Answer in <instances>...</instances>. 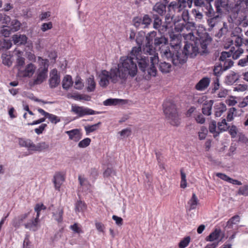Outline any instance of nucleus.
<instances>
[{
	"label": "nucleus",
	"instance_id": "412c9836",
	"mask_svg": "<svg viewBox=\"0 0 248 248\" xmlns=\"http://www.w3.org/2000/svg\"><path fill=\"white\" fill-rule=\"evenodd\" d=\"M240 77L241 75L239 73L232 71L226 77L225 82L227 85H232L237 82Z\"/></svg>",
	"mask_w": 248,
	"mask_h": 248
},
{
	"label": "nucleus",
	"instance_id": "09e8293b",
	"mask_svg": "<svg viewBox=\"0 0 248 248\" xmlns=\"http://www.w3.org/2000/svg\"><path fill=\"white\" fill-rule=\"evenodd\" d=\"M201 9H193L191 11V15L195 18L196 20H200L202 18V14L200 11Z\"/></svg>",
	"mask_w": 248,
	"mask_h": 248
},
{
	"label": "nucleus",
	"instance_id": "f257e3e1",
	"mask_svg": "<svg viewBox=\"0 0 248 248\" xmlns=\"http://www.w3.org/2000/svg\"><path fill=\"white\" fill-rule=\"evenodd\" d=\"M211 41L212 38L209 34L205 33L200 37L199 40L186 42L182 52L186 56L187 59L188 57L191 58H194L199 53V46H200L202 49V54L206 53L208 52L207 47Z\"/></svg>",
	"mask_w": 248,
	"mask_h": 248
},
{
	"label": "nucleus",
	"instance_id": "39448f33",
	"mask_svg": "<svg viewBox=\"0 0 248 248\" xmlns=\"http://www.w3.org/2000/svg\"><path fill=\"white\" fill-rule=\"evenodd\" d=\"M163 107L164 114L170 120L171 124L178 125L180 122L175 105L172 101H166L163 103Z\"/></svg>",
	"mask_w": 248,
	"mask_h": 248
},
{
	"label": "nucleus",
	"instance_id": "052dcab7",
	"mask_svg": "<svg viewBox=\"0 0 248 248\" xmlns=\"http://www.w3.org/2000/svg\"><path fill=\"white\" fill-rule=\"evenodd\" d=\"M133 25L137 28H139L141 25H142L141 17L136 16L132 20Z\"/></svg>",
	"mask_w": 248,
	"mask_h": 248
},
{
	"label": "nucleus",
	"instance_id": "ea45409f",
	"mask_svg": "<svg viewBox=\"0 0 248 248\" xmlns=\"http://www.w3.org/2000/svg\"><path fill=\"white\" fill-rule=\"evenodd\" d=\"M235 51H236L235 47L234 46H231L229 51L222 52L219 59V61H223V60L226 59V58H230Z\"/></svg>",
	"mask_w": 248,
	"mask_h": 248
},
{
	"label": "nucleus",
	"instance_id": "6e6552de",
	"mask_svg": "<svg viewBox=\"0 0 248 248\" xmlns=\"http://www.w3.org/2000/svg\"><path fill=\"white\" fill-rule=\"evenodd\" d=\"M194 6L196 9H201L204 11L207 16H212L215 13L214 9L211 5V2L205 0H194Z\"/></svg>",
	"mask_w": 248,
	"mask_h": 248
},
{
	"label": "nucleus",
	"instance_id": "de8ad7c7",
	"mask_svg": "<svg viewBox=\"0 0 248 248\" xmlns=\"http://www.w3.org/2000/svg\"><path fill=\"white\" fill-rule=\"evenodd\" d=\"M39 60H41L40 63L41 66L39 67V69L45 70V71H48L49 61L47 59H43L41 57H39Z\"/></svg>",
	"mask_w": 248,
	"mask_h": 248
},
{
	"label": "nucleus",
	"instance_id": "2eb2a0df",
	"mask_svg": "<svg viewBox=\"0 0 248 248\" xmlns=\"http://www.w3.org/2000/svg\"><path fill=\"white\" fill-rule=\"evenodd\" d=\"M36 68L34 64L30 63L25 66L24 70H20L19 72L22 75L23 77L30 78L34 73Z\"/></svg>",
	"mask_w": 248,
	"mask_h": 248
},
{
	"label": "nucleus",
	"instance_id": "72a5a7b5",
	"mask_svg": "<svg viewBox=\"0 0 248 248\" xmlns=\"http://www.w3.org/2000/svg\"><path fill=\"white\" fill-rule=\"evenodd\" d=\"M152 18L154 19L153 28L157 30L159 32H160V28L161 27V24L162 23V19L158 15L154 14H153Z\"/></svg>",
	"mask_w": 248,
	"mask_h": 248
},
{
	"label": "nucleus",
	"instance_id": "f3484780",
	"mask_svg": "<svg viewBox=\"0 0 248 248\" xmlns=\"http://www.w3.org/2000/svg\"><path fill=\"white\" fill-rule=\"evenodd\" d=\"M156 63L158 64L159 71L163 74L169 73L172 70V65L170 62L158 60Z\"/></svg>",
	"mask_w": 248,
	"mask_h": 248
},
{
	"label": "nucleus",
	"instance_id": "4c0bfd02",
	"mask_svg": "<svg viewBox=\"0 0 248 248\" xmlns=\"http://www.w3.org/2000/svg\"><path fill=\"white\" fill-rule=\"evenodd\" d=\"M87 208V205L84 202L78 201L75 203V211L76 212H83Z\"/></svg>",
	"mask_w": 248,
	"mask_h": 248
},
{
	"label": "nucleus",
	"instance_id": "bf43d9fd",
	"mask_svg": "<svg viewBox=\"0 0 248 248\" xmlns=\"http://www.w3.org/2000/svg\"><path fill=\"white\" fill-rule=\"evenodd\" d=\"M217 239V228H215L214 231L206 238L207 241H213Z\"/></svg>",
	"mask_w": 248,
	"mask_h": 248
},
{
	"label": "nucleus",
	"instance_id": "c03bdc74",
	"mask_svg": "<svg viewBox=\"0 0 248 248\" xmlns=\"http://www.w3.org/2000/svg\"><path fill=\"white\" fill-rule=\"evenodd\" d=\"M12 30L11 27L8 26H3L2 29L0 30V33L5 37H8L11 33Z\"/></svg>",
	"mask_w": 248,
	"mask_h": 248
},
{
	"label": "nucleus",
	"instance_id": "f03ea898",
	"mask_svg": "<svg viewBox=\"0 0 248 248\" xmlns=\"http://www.w3.org/2000/svg\"><path fill=\"white\" fill-rule=\"evenodd\" d=\"M138 63L140 70L146 75L145 78L150 79L151 77H155L157 69L155 66L156 62H158V57L155 54L153 57H148L143 56L136 60Z\"/></svg>",
	"mask_w": 248,
	"mask_h": 248
},
{
	"label": "nucleus",
	"instance_id": "ddd939ff",
	"mask_svg": "<svg viewBox=\"0 0 248 248\" xmlns=\"http://www.w3.org/2000/svg\"><path fill=\"white\" fill-rule=\"evenodd\" d=\"M168 44V39L167 37H165V36L162 33L157 34L155 41H154L155 50L156 47L161 48V47H163Z\"/></svg>",
	"mask_w": 248,
	"mask_h": 248
},
{
	"label": "nucleus",
	"instance_id": "aec40b11",
	"mask_svg": "<svg viewBox=\"0 0 248 248\" xmlns=\"http://www.w3.org/2000/svg\"><path fill=\"white\" fill-rule=\"evenodd\" d=\"M39 223V219L33 218L29 220L26 223H25L24 226L26 229L33 232H35L38 229Z\"/></svg>",
	"mask_w": 248,
	"mask_h": 248
},
{
	"label": "nucleus",
	"instance_id": "13d9d810",
	"mask_svg": "<svg viewBox=\"0 0 248 248\" xmlns=\"http://www.w3.org/2000/svg\"><path fill=\"white\" fill-rule=\"evenodd\" d=\"M236 110V109L235 108H231L228 112L227 116V121L228 122H231L233 119V115L234 113Z\"/></svg>",
	"mask_w": 248,
	"mask_h": 248
},
{
	"label": "nucleus",
	"instance_id": "dca6fc26",
	"mask_svg": "<svg viewBox=\"0 0 248 248\" xmlns=\"http://www.w3.org/2000/svg\"><path fill=\"white\" fill-rule=\"evenodd\" d=\"M110 73L107 70H104L101 71L100 75V85L102 87H106L109 84V80H110Z\"/></svg>",
	"mask_w": 248,
	"mask_h": 248
},
{
	"label": "nucleus",
	"instance_id": "7ed1b4c3",
	"mask_svg": "<svg viewBox=\"0 0 248 248\" xmlns=\"http://www.w3.org/2000/svg\"><path fill=\"white\" fill-rule=\"evenodd\" d=\"M160 53L163 58L172 62L175 66H180L185 63L187 58L179 50H170L168 46L160 49Z\"/></svg>",
	"mask_w": 248,
	"mask_h": 248
},
{
	"label": "nucleus",
	"instance_id": "c9c22d12",
	"mask_svg": "<svg viewBox=\"0 0 248 248\" xmlns=\"http://www.w3.org/2000/svg\"><path fill=\"white\" fill-rule=\"evenodd\" d=\"M54 219L58 223L62 222L63 220V211L62 208H59L57 210L52 213Z\"/></svg>",
	"mask_w": 248,
	"mask_h": 248
},
{
	"label": "nucleus",
	"instance_id": "e433bc0d",
	"mask_svg": "<svg viewBox=\"0 0 248 248\" xmlns=\"http://www.w3.org/2000/svg\"><path fill=\"white\" fill-rule=\"evenodd\" d=\"M145 32L143 31H139L136 35L135 39L137 46L143 47V41L145 40Z\"/></svg>",
	"mask_w": 248,
	"mask_h": 248
},
{
	"label": "nucleus",
	"instance_id": "a19ab883",
	"mask_svg": "<svg viewBox=\"0 0 248 248\" xmlns=\"http://www.w3.org/2000/svg\"><path fill=\"white\" fill-rule=\"evenodd\" d=\"M101 124V123L99 122L96 124L85 126L84 128L86 133V135H88L89 133L96 131L97 129H98L99 126Z\"/></svg>",
	"mask_w": 248,
	"mask_h": 248
},
{
	"label": "nucleus",
	"instance_id": "603ef678",
	"mask_svg": "<svg viewBox=\"0 0 248 248\" xmlns=\"http://www.w3.org/2000/svg\"><path fill=\"white\" fill-rule=\"evenodd\" d=\"M83 87L84 84L81 81L80 78L78 76H77L76 78L74 88L77 90H81Z\"/></svg>",
	"mask_w": 248,
	"mask_h": 248
},
{
	"label": "nucleus",
	"instance_id": "393cba45",
	"mask_svg": "<svg viewBox=\"0 0 248 248\" xmlns=\"http://www.w3.org/2000/svg\"><path fill=\"white\" fill-rule=\"evenodd\" d=\"M14 43L17 46L25 45L28 39L24 34H15L12 37Z\"/></svg>",
	"mask_w": 248,
	"mask_h": 248
},
{
	"label": "nucleus",
	"instance_id": "423d86ee",
	"mask_svg": "<svg viewBox=\"0 0 248 248\" xmlns=\"http://www.w3.org/2000/svg\"><path fill=\"white\" fill-rule=\"evenodd\" d=\"M108 72L110 75V81L112 83L120 84L126 83L127 78L125 77V74L124 72L119 63L117 66L111 67Z\"/></svg>",
	"mask_w": 248,
	"mask_h": 248
},
{
	"label": "nucleus",
	"instance_id": "c756f323",
	"mask_svg": "<svg viewBox=\"0 0 248 248\" xmlns=\"http://www.w3.org/2000/svg\"><path fill=\"white\" fill-rule=\"evenodd\" d=\"M141 48L142 47L138 46L133 47L130 52V56L129 57H133L134 60H136L143 56V55H141Z\"/></svg>",
	"mask_w": 248,
	"mask_h": 248
},
{
	"label": "nucleus",
	"instance_id": "9d476101",
	"mask_svg": "<svg viewBox=\"0 0 248 248\" xmlns=\"http://www.w3.org/2000/svg\"><path fill=\"white\" fill-rule=\"evenodd\" d=\"M184 23L178 24L177 26L181 25L180 30L182 31L184 28L186 29H191V28H195V23L194 22L191 21L190 16L187 11H184L182 15Z\"/></svg>",
	"mask_w": 248,
	"mask_h": 248
},
{
	"label": "nucleus",
	"instance_id": "338daca9",
	"mask_svg": "<svg viewBox=\"0 0 248 248\" xmlns=\"http://www.w3.org/2000/svg\"><path fill=\"white\" fill-rule=\"evenodd\" d=\"M52 28V23L51 22L44 23L42 25L41 30L43 31H46Z\"/></svg>",
	"mask_w": 248,
	"mask_h": 248
},
{
	"label": "nucleus",
	"instance_id": "cd10ccee",
	"mask_svg": "<svg viewBox=\"0 0 248 248\" xmlns=\"http://www.w3.org/2000/svg\"><path fill=\"white\" fill-rule=\"evenodd\" d=\"M73 84V81L71 76L67 75L64 76L62 81V87L64 89L66 90H68L72 86Z\"/></svg>",
	"mask_w": 248,
	"mask_h": 248
},
{
	"label": "nucleus",
	"instance_id": "c85d7f7f",
	"mask_svg": "<svg viewBox=\"0 0 248 248\" xmlns=\"http://www.w3.org/2000/svg\"><path fill=\"white\" fill-rule=\"evenodd\" d=\"M213 104V101L211 100L209 101H206L203 103V107L202 108V112L203 114L206 115H210L211 114Z\"/></svg>",
	"mask_w": 248,
	"mask_h": 248
},
{
	"label": "nucleus",
	"instance_id": "4468645a",
	"mask_svg": "<svg viewBox=\"0 0 248 248\" xmlns=\"http://www.w3.org/2000/svg\"><path fill=\"white\" fill-rule=\"evenodd\" d=\"M220 63L218 64V67H220V69L218 71V77L221 75L222 73L231 68L233 64V62L229 59L226 58L223 61H220Z\"/></svg>",
	"mask_w": 248,
	"mask_h": 248
},
{
	"label": "nucleus",
	"instance_id": "680f3d73",
	"mask_svg": "<svg viewBox=\"0 0 248 248\" xmlns=\"http://www.w3.org/2000/svg\"><path fill=\"white\" fill-rule=\"evenodd\" d=\"M216 122L213 121L209 125V130L211 133H214V136L216 137L217 136V133L216 131Z\"/></svg>",
	"mask_w": 248,
	"mask_h": 248
},
{
	"label": "nucleus",
	"instance_id": "b1692460",
	"mask_svg": "<svg viewBox=\"0 0 248 248\" xmlns=\"http://www.w3.org/2000/svg\"><path fill=\"white\" fill-rule=\"evenodd\" d=\"M29 214V212L22 214L17 217H15L12 221V225L16 228H19L23 220L27 218Z\"/></svg>",
	"mask_w": 248,
	"mask_h": 248
},
{
	"label": "nucleus",
	"instance_id": "bb28decb",
	"mask_svg": "<svg viewBox=\"0 0 248 248\" xmlns=\"http://www.w3.org/2000/svg\"><path fill=\"white\" fill-rule=\"evenodd\" d=\"M33 147H32V151H37V152H42L45 150H47L49 148L48 143L46 142H41L37 144H35L33 143Z\"/></svg>",
	"mask_w": 248,
	"mask_h": 248
},
{
	"label": "nucleus",
	"instance_id": "1a4fd4ad",
	"mask_svg": "<svg viewBox=\"0 0 248 248\" xmlns=\"http://www.w3.org/2000/svg\"><path fill=\"white\" fill-rule=\"evenodd\" d=\"M71 112L77 114L78 117H82L85 115H94L100 113L99 111H94L90 108L72 105Z\"/></svg>",
	"mask_w": 248,
	"mask_h": 248
},
{
	"label": "nucleus",
	"instance_id": "7c9ffc66",
	"mask_svg": "<svg viewBox=\"0 0 248 248\" xmlns=\"http://www.w3.org/2000/svg\"><path fill=\"white\" fill-rule=\"evenodd\" d=\"M125 100L117 98H108L103 102V105L105 106H116L118 104L124 102Z\"/></svg>",
	"mask_w": 248,
	"mask_h": 248
},
{
	"label": "nucleus",
	"instance_id": "473e14b6",
	"mask_svg": "<svg viewBox=\"0 0 248 248\" xmlns=\"http://www.w3.org/2000/svg\"><path fill=\"white\" fill-rule=\"evenodd\" d=\"M170 40V46L171 48H170V50H179L180 48V41L178 39V37L173 34V36L171 37Z\"/></svg>",
	"mask_w": 248,
	"mask_h": 248
},
{
	"label": "nucleus",
	"instance_id": "e2e57ef3",
	"mask_svg": "<svg viewBox=\"0 0 248 248\" xmlns=\"http://www.w3.org/2000/svg\"><path fill=\"white\" fill-rule=\"evenodd\" d=\"M218 97H225L228 94V90L223 88H219V84L218 82Z\"/></svg>",
	"mask_w": 248,
	"mask_h": 248
},
{
	"label": "nucleus",
	"instance_id": "a211bd4d",
	"mask_svg": "<svg viewBox=\"0 0 248 248\" xmlns=\"http://www.w3.org/2000/svg\"><path fill=\"white\" fill-rule=\"evenodd\" d=\"M166 3H163L161 2H158L155 3L152 8L154 12L157 14L158 16H163L166 12Z\"/></svg>",
	"mask_w": 248,
	"mask_h": 248
},
{
	"label": "nucleus",
	"instance_id": "774afa93",
	"mask_svg": "<svg viewBox=\"0 0 248 248\" xmlns=\"http://www.w3.org/2000/svg\"><path fill=\"white\" fill-rule=\"evenodd\" d=\"M240 220V217L236 215L233 217H232L231 218H230L228 221L230 223H232L233 225L236 224L237 223L239 222Z\"/></svg>",
	"mask_w": 248,
	"mask_h": 248
},
{
	"label": "nucleus",
	"instance_id": "2f4dec72",
	"mask_svg": "<svg viewBox=\"0 0 248 248\" xmlns=\"http://www.w3.org/2000/svg\"><path fill=\"white\" fill-rule=\"evenodd\" d=\"M86 83L87 84V90L88 92H92L95 90L96 83L93 76H91L87 78Z\"/></svg>",
	"mask_w": 248,
	"mask_h": 248
},
{
	"label": "nucleus",
	"instance_id": "a878e982",
	"mask_svg": "<svg viewBox=\"0 0 248 248\" xmlns=\"http://www.w3.org/2000/svg\"><path fill=\"white\" fill-rule=\"evenodd\" d=\"M218 178L233 185H241L242 184L240 181L233 179L223 173H218Z\"/></svg>",
	"mask_w": 248,
	"mask_h": 248
},
{
	"label": "nucleus",
	"instance_id": "864d4df0",
	"mask_svg": "<svg viewBox=\"0 0 248 248\" xmlns=\"http://www.w3.org/2000/svg\"><path fill=\"white\" fill-rule=\"evenodd\" d=\"M1 58L2 60V63L3 64L7 65L9 67L12 65V62L11 60V57L10 56L5 54H2L1 56Z\"/></svg>",
	"mask_w": 248,
	"mask_h": 248
},
{
	"label": "nucleus",
	"instance_id": "0eeeda50",
	"mask_svg": "<svg viewBox=\"0 0 248 248\" xmlns=\"http://www.w3.org/2000/svg\"><path fill=\"white\" fill-rule=\"evenodd\" d=\"M157 32L155 31L149 32L145 36V43L143 45V51L149 55H154L155 53L154 47V41L155 39Z\"/></svg>",
	"mask_w": 248,
	"mask_h": 248
},
{
	"label": "nucleus",
	"instance_id": "4be33fe9",
	"mask_svg": "<svg viewBox=\"0 0 248 248\" xmlns=\"http://www.w3.org/2000/svg\"><path fill=\"white\" fill-rule=\"evenodd\" d=\"M65 133L68 135L70 140H73L76 142L79 140L82 137V135L78 129H74L71 130L66 131Z\"/></svg>",
	"mask_w": 248,
	"mask_h": 248
},
{
	"label": "nucleus",
	"instance_id": "0e129e2a",
	"mask_svg": "<svg viewBox=\"0 0 248 248\" xmlns=\"http://www.w3.org/2000/svg\"><path fill=\"white\" fill-rule=\"evenodd\" d=\"M119 133L123 138H127L129 137L131 134V130L129 128H126L120 131Z\"/></svg>",
	"mask_w": 248,
	"mask_h": 248
},
{
	"label": "nucleus",
	"instance_id": "5701e85b",
	"mask_svg": "<svg viewBox=\"0 0 248 248\" xmlns=\"http://www.w3.org/2000/svg\"><path fill=\"white\" fill-rule=\"evenodd\" d=\"M210 82V79L207 77L202 78L196 85L195 88L198 91H203L208 87Z\"/></svg>",
	"mask_w": 248,
	"mask_h": 248
},
{
	"label": "nucleus",
	"instance_id": "f8f14e48",
	"mask_svg": "<svg viewBox=\"0 0 248 248\" xmlns=\"http://www.w3.org/2000/svg\"><path fill=\"white\" fill-rule=\"evenodd\" d=\"M48 75V71L45 70H38L36 77L34 78L33 81V85H40L44 82L47 78Z\"/></svg>",
	"mask_w": 248,
	"mask_h": 248
},
{
	"label": "nucleus",
	"instance_id": "4d7b16f0",
	"mask_svg": "<svg viewBox=\"0 0 248 248\" xmlns=\"http://www.w3.org/2000/svg\"><path fill=\"white\" fill-rule=\"evenodd\" d=\"M91 140L89 138H86L81 140L78 144V146L80 148H85L89 146L91 143Z\"/></svg>",
	"mask_w": 248,
	"mask_h": 248
},
{
	"label": "nucleus",
	"instance_id": "a18cd8bd",
	"mask_svg": "<svg viewBox=\"0 0 248 248\" xmlns=\"http://www.w3.org/2000/svg\"><path fill=\"white\" fill-rule=\"evenodd\" d=\"M141 19L142 25H144V28H147L152 21V18L147 14L144 15Z\"/></svg>",
	"mask_w": 248,
	"mask_h": 248
},
{
	"label": "nucleus",
	"instance_id": "20e7f679",
	"mask_svg": "<svg viewBox=\"0 0 248 248\" xmlns=\"http://www.w3.org/2000/svg\"><path fill=\"white\" fill-rule=\"evenodd\" d=\"M120 65L125 74V77L133 78L135 77L138 73V67L136 62L134 61L133 57H127L122 62H119Z\"/></svg>",
	"mask_w": 248,
	"mask_h": 248
},
{
	"label": "nucleus",
	"instance_id": "6e6d98bb",
	"mask_svg": "<svg viewBox=\"0 0 248 248\" xmlns=\"http://www.w3.org/2000/svg\"><path fill=\"white\" fill-rule=\"evenodd\" d=\"M238 194L245 196H248V185H244L239 188Z\"/></svg>",
	"mask_w": 248,
	"mask_h": 248
},
{
	"label": "nucleus",
	"instance_id": "8fccbe9b",
	"mask_svg": "<svg viewBox=\"0 0 248 248\" xmlns=\"http://www.w3.org/2000/svg\"><path fill=\"white\" fill-rule=\"evenodd\" d=\"M46 209V207L44 206L43 204H36L34 207V211L35 212H36V216L35 218H37V219H39L40 211L42 210H45Z\"/></svg>",
	"mask_w": 248,
	"mask_h": 248
},
{
	"label": "nucleus",
	"instance_id": "5fc2aeb1",
	"mask_svg": "<svg viewBox=\"0 0 248 248\" xmlns=\"http://www.w3.org/2000/svg\"><path fill=\"white\" fill-rule=\"evenodd\" d=\"M190 241V237L189 236H186L182 240L179 244V247L180 248H185L188 246Z\"/></svg>",
	"mask_w": 248,
	"mask_h": 248
},
{
	"label": "nucleus",
	"instance_id": "6ab92c4d",
	"mask_svg": "<svg viewBox=\"0 0 248 248\" xmlns=\"http://www.w3.org/2000/svg\"><path fill=\"white\" fill-rule=\"evenodd\" d=\"M64 181L63 175L60 172H57L53 176V182L54 184L55 189L60 190L61 185Z\"/></svg>",
	"mask_w": 248,
	"mask_h": 248
},
{
	"label": "nucleus",
	"instance_id": "9b49d317",
	"mask_svg": "<svg viewBox=\"0 0 248 248\" xmlns=\"http://www.w3.org/2000/svg\"><path fill=\"white\" fill-rule=\"evenodd\" d=\"M60 76L58 74L56 69H52L50 72V78L49 79V85L50 88H55L60 83Z\"/></svg>",
	"mask_w": 248,
	"mask_h": 248
},
{
	"label": "nucleus",
	"instance_id": "69168bd1",
	"mask_svg": "<svg viewBox=\"0 0 248 248\" xmlns=\"http://www.w3.org/2000/svg\"><path fill=\"white\" fill-rule=\"evenodd\" d=\"M46 126L47 124H43L39 127L35 128L34 131L37 135H40L43 133Z\"/></svg>",
	"mask_w": 248,
	"mask_h": 248
},
{
	"label": "nucleus",
	"instance_id": "3c124183",
	"mask_svg": "<svg viewBox=\"0 0 248 248\" xmlns=\"http://www.w3.org/2000/svg\"><path fill=\"white\" fill-rule=\"evenodd\" d=\"M46 118H47L51 123L54 124H57L61 121L60 118L59 117L49 113H48L46 119Z\"/></svg>",
	"mask_w": 248,
	"mask_h": 248
},
{
	"label": "nucleus",
	"instance_id": "49530a36",
	"mask_svg": "<svg viewBox=\"0 0 248 248\" xmlns=\"http://www.w3.org/2000/svg\"><path fill=\"white\" fill-rule=\"evenodd\" d=\"M229 127L230 126L227 123L225 119H223L221 122L218 123V129L220 130L221 131H226L229 129Z\"/></svg>",
	"mask_w": 248,
	"mask_h": 248
},
{
	"label": "nucleus",
	"instance_id": "37998d69",
	"mask_svg": "<svg viewBox=\"0 0 248 248\" xmlns=\"http://www.w3.org/2000/svg\"><path fill=\"white\" fill-rule=\"evenodd\" d=\"M213 16H208L209 18L207 19V23L209 27L208 29L209 31H210L217 23V16L213 17Z\"/></svg>",
	"mask_w": 248,
	"mask_h": 248
},
{
	"label": "nucleus",
	"instance_id": "58836bf2",
	"mask_svg": "<svg viewBox=\"0 0 248 248\" xmlns=\"http://www.w3.org/2000/svg\"><path fill=\"white\" fill-rule=\"evenodd\" d=\"M199 200L195 193H193L190 200L188 202V204L189 205V210L196 209L198 204Z\"/></svg>",
	"mask_w": 248,
	"mask_h": 248
},
{
	"label": "nucleus",
	"instance_id": "79ce46f5",
	"mask_svg": "<svg viewBox=\"0 0 248 248\" xmlns=\"http://www.w3.org/2000/svg\"><path fill=\"white\" fill-rule=\"evenodd\" d=\"M11 22V29L13 32H15L19 31L20 29L21 24L17 19H13Z\"/></svg>",
	"mask_w": 248,
	"mask_h": 248
},
{
	"label": "nucleus",
	"instance_id": "f704fd0d",
	"mask_svg": "<svg viewBox=\"0 0 248 248\" xmlns=\"http://www.w3.org/2000/svg\"><path fill=\"white\" fill-rule=\"evenodd\" d=\"M19 145L21 147L28 148L29 150L32 151L33 147V142L30 139L25 140L22 138L19 139Z\"/></svg>",
	"mask_w": 248,
	"mask_h": 248
}]
</instances>
